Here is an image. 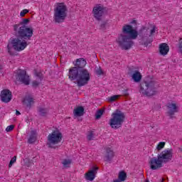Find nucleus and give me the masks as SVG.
<instances>
[{
	"mask_svg": "<svg viewBox=\"0 0 182 182\" xmlns=\"http://www.w3.org/2000/svg\"><path fill=\"white\" fill-rule=\"evenodd\" d=\"M31 22L29 18H23L22 21L14 26L15 38H13L11 43L7 46L9 53L14 55L11 50L12 48L17 52L23 50L28 46L26 41H31V38L33 36V28L28 27L27 25ZM11 45L12 47H11Z\"/></svg>",
	"mask_w": 182,
	"mask_h": 182,
	"instance_id": "obj_1",
	"label": "nucleus"
},
{
	"mask_svg": "<svg viewBox=\"0 0 182 182\" xmlns=\"http://www.w3.org/2000/svg\"><path fill=\"white\" fill-rule=\"evenodd\" d=\"M144 31H146V27L144 26L137 31L136 28H133L132 25L126 24L123 26L122 32L119 34L116 42L122 50H129L134 45V41L132 39H137L139 36L141 41H144Z\"/></svg>",
	"mask_w": 182,
	"mask_h": 182,
	"instance_id": "obj_2",
	"label": "nucleus"
},
{
	"mask_svg": "<svg viewBox=\"0 0 182 182\" xmlns=\"http://www.w3.org/2000/svg\"><path fill=\"white\" fill-rule=\"evenodd\" d=\"M87 62L85 58H77L73 62L74 67L69 69L68 78L70 80H76L78 87L86 86L90 80V73L85 68Z\"/></svg>",
	"mask_w": 182,
	"mask_h": 182,
	"instance_id": "obj_3",
	"label": "nucleus"
},
{
	"mask_svg": "<svg viewBox=\"0 0 182 182\" xmlns=\"http://www.w3.org/2000/svg\"><path fill=\"white\" fill-rule=\"evenodd\" d=\"M173 159V149H165L158 154L157 157H153L149 161L151 170H159L163 167V163H168Z\"/></svg>",
	"mask_w": 182,
	"mask_h": 182,
	"instance_id": "obj_4",
	"label": "nucleus"
},
{
	"mask_svg": "<svg viewBox=\"0 0 182 182\" xmlns=\"http://www.w3.org/2000/svg\"><path fill=\"white\" fill-rule=\"evenodd\" d=\"M156 80L150 77H147L140 84L139 92L143 96L151 97L157 95V88H156Z\"/></svg>",
	"mask_w": 182,
	"mask_h": 182,
	"instance_id": "obj_5",
	"label": "nucleus"
},
{
	"mask_svg": "<svg viewBox=\"0 0 182 182\" xmlns=\"http://www.w3.org/2000/svg\"><path fill=\"white\" fill-rule=\"evenodd\" d=\"M126 115L120 109H116L114 112L112 114V118L109 119V124L112 129L117 130L123 126Z\"/></svg>",
	"mask_w": 182,
	"mask_h": 182,
	"instance_id": "obj_6",
	"label": "nucleus"
},
{
	"mask_svg": "<svg viewBox=\"0 0 182 182\" xmlns=\"http://www.w3.org/2000/svg\"><path fill=\"white\" fill-rule=\"evenodd\" d=\"M68 16V6L65 3H58L54 9V22L55 23H63Z\"/></svg>",
	"mask_w": 182,
	"mask_h": 182,
	"instance_id": "obj_7",
	"label": "nucleus"
},
{
	"mask_svg": "<svg viewBox=\"0 0 182 182\" xmlns=\"http://www.w3.org/2000/svg\"><path fill=\"white\" fill-rule=\"evenodd\" d=\"M62 139H63V134L62 132L59 131V129L54 130L51 134H49L47 137V146L49 149H59V146L56 144H59L60 141H62Z\"/></svg>",
	"mask_w": 182,
	"mask_h": 182,
	"instance_id": "obj_8",
	"label": "nucleus"
},
{
	"mask_svg": "<svg viewBox=\"0 0 182 182\" xmlns=\"http://www.w3.org/2000/svg\"><path fill=\"white\" fill-rule=\"evenodd\" d=\"M16 80L23 83V85H28L30 83L29 80V75H26V71L25 70H22L18 68L16 70Z\"/></svg>",
	"mask_w": 182,
	"mask_h": 182,
	"instance_id": "obj_9",
	"label": "nucleus"
},
{
	"mask_svg": "<svg viewBox=\"0 0 182 182\" xmlns=\"http://www.w3.org/2000/svg\"><path fill=\"white\" fill-rule=\"evenodd\" d=\"M105 11H106V8L101 4H97L92 9V13L94 14V18L97 19V21H102V16H103V14H105Z\"/></svg>",
	"mask_w": 182,
	"mask_h": 182,
	"instance_id": "obj_10",
	"label": "nucleus"
},
{
	"mask_svg": "<svg viewBox=\"0 0 182 182\" xmlns=\"http://www.w3.org/2000/svg\"><path fill=\"white\" fill-rule=\"evenodd\" d=\"M128 75L132 76L134 82L136 83H139L141 80V74L133 67L129 68Z\"/></svg>",
	"mask_w": 182,
	"mask_h": 182,
	"instance_id": "obj_11",
	"label": "nucleus"
},
{
	"mask_svg": "<svg viewBox=\"0 0 182 182\" xmlns=\"http://www.w3.org/2000/svg\"><path fill=\"white\" fill-rule=\"evenodd\" d=\"M168 109L167 114L169 116L170 119L174 118V114L178 113V107L176 103H168L166 105Z\"/></svg>",
	"mask_w": 182,
	"mask_h": 182,
	"instance_id": "obj_12",
	"label": "nucleus"
},
{
	"mask_svg": "<svg viewBox=\"0 0 182 182\" xmlns=\"http://www.w3.org/2000/svg\"><path fill=\"white\" fill-rule=\"evenodd\" d=\"M1 100L4 103H9L11 100H12V92L9 90H3L1 92Z\"/></svg>",
	"mask_w": 182,
	"mask_h": 182,
	"instance_id": "obj_13",
	"label": "nucleus"
},
{
	"mask_svg": "<svg viewBox=\"0 0 182 182\" xmlns=\"http://www.w3.org/2000/svg\"><path fill=\"white\" fill-rule=\"evenodd\" d=\"M97 170H99L98 167H94L91 171L85 174L86 180L89 181H93L95 178L96 177V174H97Z\"/></svg>",
	"mask_w": 182,
	"mask_h": 182,
	"instance_id": "obj_14",
	"label": "nucleus"
},
{
	"mask_svg": "<svg viewBox=\"0 0 182 182\" xmlns=\"http://www.w3.org/2000/svg\"><path fill=\"white\" fill-rule=\"evenodd\" d=\"M170 50V47L166 43H163L159 45V53L162 55V56H166L167 53H168Z\"/></svg>",
	"mask_w": 182,
	"mask_h": 182,
	"instance_id": "obj_15",
	"label": "nucleus"
},
{
	"mask_svg": "<svg viewBox=\"0 0 182 182\" xmlns=\"http://www.w3.org/2000/svg\"><path fill=\"white\" fill-rule=\"evenodd\" d=\"M114 157V152L111 150L110 148H107L106 150V155L105 156V161H112V159Z\"/></svg>",
	"mask_w": 182,
	"mask_h": 182,
	"instance_id": "obj_16",
	"label": "nucleus"
},
{
	"mask_svg": "<svg viewBox=\"0 0 182 182\" xmlns=\"http://www.w3.org/2000/svg\"><path fill=\"white\" fill-rule=\"evenodd\" d=\"M83 114H85V108L82 106L77 107L74 109V116L80 117V116H83Z\"/></svg>",
	"mask_w": 182,
	"mask_h": 182,
	"instance_id": "obj_17",
	"label": "nucleus"
},
{
	"mask_svg": "<svg viewBox=\"0 0 182 182\" xmlns=\"http://www.w3.org/2000/svg\"><path fill=\"white\" fill-rule=\"evenodd\" d=\"M35 141H36V131H31L28 143H29V144H33V143H35Z\"/></svg>",
	"mask_w": 182,
	"mask_h": 182,
	"instance_id": "obj_18",
	"label": "nucleus"
},
{
	"mask_svg": "<svg viewBox=\"0 0 182 182\" xmlns=\"http://www.w3.org/2000/svg\"><path fill=\"white\" fill-rule=\"evenodd\" d=\"M127 178V173H126V171H119L118 174L117 180H119L121 182H123V181H126Z\"/></svg>",
	"mask_w": 182,
	"mask_h": 182,
	"instance_id": "obj_19",
	"label": "nucleus"
},
{
	"mask_svg": "<svg viewBox=\"0 0 182 182\" xmlns=\"http://www.w3.org/2000/svg\"><path fill=\"white\" fill-rule=\"evenodd\" d=\"M24 105H26V107L31 109L32 107V105H33V98L28 97L23 100Z\"/></svg>",
	"mask_w": 182,
	"mask_h": 182,
	"instance_id": "obj_20",
	"label": "nucleus"
},
{
	"mask_svg": "<svg viewBox=\"0 0 182 182\" xmlns=\"http://www.w3.org/2000/svg\"><path fill=\"white\" fill-rule=\"evenodd\" d=\"M38 113L42 117H46L48 116V109L43 107L38 108Z\"/></svg>",
	"mask_w": 182,
	"mask_h": 182,
	"instance_id": "obj_21",
	"label": "nucleus"
},
{
	"mask_svg": "<svg viewBox=\"0 0 182 182\" xmlns=\"http://www.w3.org/2000/svg\"><path fill=\"white\" fill-rule=\"evenodd\" d=\"M62 164L64 167L66 168H69L70 167V164H72V160L71 159H63L62 161Z\"/></svg>",
	"mask_w": 182,
	"mask_h": 182,
	"instance_id": "obj_22",
	"label": "nucleus"
},
{
	"mask_svg": "<svg viewBox=\"0 0 182 182\" xmlns=\"http://www.w3.org/2000/svg\"><path fill=\"white\" fill-rule=\"evenodd\" d=\"M103 113H105V109H99L95 113V119L96 120H99L102 116H103Z\"/></svg>",
	"mask_w": 182,
	"mask_h": 182,
	"instance_id": "obj_23",
	"label": "nucleus"
},
{
	"mask_svg": "<svg viewBox=\"0 0 182 182\" xmlns=\"http://www.w3.org/2000/svg\"><path fill=\"white\" fill-rule=\"evenodd\" d=\"M108 23H109V20H105L102 21L100 24V29H102L103 31H105V29H106V27L107 26Z\"/></svg>",
	"mask_w": 182,
	"mask_h": 182,
	"instance_id": "obj_24",
	"label": "nucleus"
},
{
	"mask_svg": "<svg viewBox=\"0 0 182 182\" xmlns=\"http://www.w3.org/2000/svg\"><path fill=\"white\" fill-rule=\"evenodd\" d=\"M164 146H166V142H159V144L156 146V150L160 151L162 149H164Z\"/></svg>",
	"mask_w": 182,
	"mask_h": 182,
	"instance_id": "obj_25",
	"label": "nucleus"
},
{
	"mask_svg": "<svg viewBox=\"0 0 182 182\" xmlns=\"http://www.w3.org/2000/svg\"><path fill=\"white\" fill-rule=\"evenodd\" d=\"M119 99V95H113L108 98V100L110 102V103H113V102H116Z\"/></svg>",
	"mask_w": 182,
	"mask_h": 182,
	"instance_id": "obj_26",
	"label": "nucleus"
},
{
	"mask_svg": "<svg viewBox=\"0 0 182 182\" xmlns=\"http://www.w3.org/2000/svg\"><path fill=\"white\" fill-rule=\"evenodd\" d=\"M96 75H97L98 76H100L104 74L103 70H102L101 67H99L96 71H95Z\"/></svg>",
	"mask_w": 182,
	"mask_h": 182,
	"instance_id": "obj_27",
	"label": "nucleus"
},
{
	"mask_svg": "<svg viewBox=\"0 0 182 182\" xmlns=\"http://www.w3.org/2000/svg\"><path fill=\"white\" fill-rule=\"evenodd\" d=\"M36 76L38 77V79L40 80V82H42V80H43V74H42V73L41 72L36 73Z\"/></svg>",
	"mask_w": 182,
	"mask_h": 182,
	"instance_id": "obj_28",
	"label": "nucleus"
},
{
	"mask_svg": "<svg viewBox=\"0 0 182 182\" xmlns=\"http://www.w3.org/2000/svg\"><path fill=\"white\" fill-rule=\"evenodd\" d=\"M42 81H36V80H33L32 82V86L33 87H38L39 86V85H41Z\"/></svg>",
	"mask_w": 182,
	"mask_h": 182,
	"instance_id": "obj_29",
	"label": "nucleus"
},
{
	"mask_svg": "<svg viewBox=\"0 0 182 182\" xmlns=\"http://www.w3.org/2000/svg\"><path fill=\"white\" fill-rule=\"evenodd\" d=\"M95 134H93V132H90V134L87 135V139L90 141L91 140H93Z\"/></svg>",
	"mask_w": 182,
	"mask_h": 182,
	"instance_id": "obj_30",
	"label": "nucleus"
},
{
	"mask_svg": "<svg viewBox=\"0 0 182 182\" xmlns=\"http://www.w3.org/2000/svg\"><path fill=\"white\" fill-rule=\"evenodd\" d=\"M14 129H15V125L12 124V125L8 126L6 128V132H12V130H14Z\"/></svg>",
	"mask_w": 182,
	"mask_h": 182,
	"instance_id": "obj_31",
	"label": "nucleus"
},
{
	"mask_svg": "<svg viewBox=\"0 0 182 182\" xmlns=\"http://www.w3.org/2000/svg\"><path fill=\"white\" fill-rule=\"evenodd\" d=\"M28 13H29V10L23 9V11H21L20 16H25V15H26V14H28Z\"/></svg>",
	"mask_w": 182,
	"mask_h": 182,
	"instance_id": "obj_32",
	"label": "nucleus"
},
{
	"mask_svg": "<svg viewBox=\"0 0 182 182\" xmlns=\"http://www.w3.org/2000/svg\"><path fill=\"white\" fill-rule=\"evenodd\" d=\"M15 161H16V156H14L11 161L10 163L9 164V167H12V165L14 164V163H15Z\"/></svg>",
	"mask_w": 182,
	"mask_h": 182,
	"instance_id": "obj_33",
	"label": "nucleus"
},
{
	"mask_svg": "<svg viewBox=\"0 0 182 182\" xmlns=\"http://www.w3.org/2000/svg\"><path fill=\"white\" fill-rule=\"evenodd\" d=\"M151 42H153V40H151V39H150V38H148V39L146 40V41H145V42L144 43V46L148 47V46H149V44L151 43Z\"/></svg>",
	"mask_w": 182,
	"mask_h": 182,
	"instance_id": "obj_34",
	"label": "nucleus"
},
{
	"mask_svg": "<svg viewBox=\"0 0 182 182\" xmlns=\"http://www.w3.org/2000/svg\"><path fill=\"white\" fill-rule=\"evenodd\" d=\"M122 93L124 96H129V89L124 90Z\"/></svg>",
	"mask_w": 182,
	"mask_h": 182,
	"instance_id": "obj_35",
	"label": "nucleus"
},
{
	"mask_svg": "<svg viewBox=\"0 0 182 182\" xmlns=\"http://www.w3.org/2000/svg\"><path fill=\"white\" fill-rule=\"evenodd\" d=\"M156 29L154 28L151 30V35H153V33H155Z\"/></svg>",
	"mask_w": 182,
	"mask_h": 182,
	"instance_id": "obj_36",
	"label": "nucleus"
},
{
	"mask_svg": "<svg viewBox=\"0 0 182 182\" xmlns=\"http://www.w3.org/2000/svg\"><path fill=\"white\" fill-rule=\"evenodd\" d=\"M132 24L134 23L135 25H137V21L136 20H133L132 22H131Z\"/></svg>",
	"mask_w": 182,
	"mask_h": 182,
	"instance_id": "obj_37",
	"label": "nucleus"
},
{
	"mask_svg": "<svg viewBox=\"0 0 182 182\" xmlns=\"http://www.w3.org/2000/svg\"><path fill=\"white\" fill-rule=\"evenodd\" d=\"M16 116H19V114H21V112L19 111L16 110Z\"/></svg>",
	"mask_w": 182,
	"mask_h": 182,
	"instance_id": "obj_38",
	"label": "nucleus"
},
{
	"mask_svg": "<svg viewBox=\"0 0 182 182\" xmlns=\"http://www.w3.org/2000/svg\"><path fill=\"white\" fill-rule=\"evenodd\" d=\"M113 182H122V181H119V179H115V180H114Z\"/></svg>",
	"mask_w": 182,
	"mask_h": 182,
	"instance_id": "obj_39",
	"label": "nucleus"
},
{
	"mask_svg": "<svg viewBox=\"0 0 182 182\" xmlns=\"http://www.w3.org/2000/svg\"><path fill=\"white\" fill-rule=\"evenodd\" d=\"M179 150L182 152V148H179Z\"/></svg>",
	"mask_w": 182,
	"mask_h": 182,
	"instance_id": "obj_40",
	"label": "nucleus"
},
{
	"mask_svg": "<svg viewBox=\"0 0 182 182\" xmlns=\"http://www.w3.org/2000/svg\"><path fill=\"white\" fill-rule=\"evenodd\" d=\"M163 181H164V178H162V181H161V182H163Z\"/></svg>",
	"mask_w": 182,
	"mask_h": 182,
	"instance_id": "obj_41",
	"label": "nucleus"
},
{
	"mask_svg": "<svg viewBox=\"0 0 182 182\" xmlns=\"http://www.w3.org/2000/svg\"><path fill=\"white\" fill-rule=\"evenodd\" d=\"M182 40V38H180V41H181Z\"/></svg>",
	"mask_w": 182,
	"mask_h": 182,
	"instance_id": "obj_42",
	"label": "nucleus"
}]
</instances>
